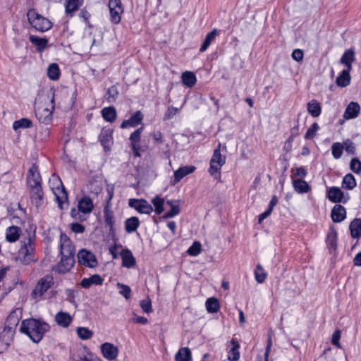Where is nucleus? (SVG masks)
<instances>
[{
	"instance_id": "31",
	"label": "nucleus",
	"mask_w": 361,
	"mask_h": 361,
	"mask_svg": "<svg viewBox=\"0 0 361 361\" xmlns=\"http://www.w3.org/2000/svg\"><path fill=\"white\" fill-rule=\"evenodd\" d=\"M219 30L216 29H214L212 31L209 32L201 45L200 48V52L205 51L208 47L210 46V44L212 43V42L215 39L216 37L219 35Z\"/></svg>"
},
{
	"instance_id": "17",
	"label": "nucleus",
	"mask_w": 361,
	"mask_h": 361,
	"mask_svg": "<svg viewBox=\"0 0 361 361\" xmlns=\"http://www.w3.org/2000/svg\"><path fill=\"white\" fill-rule=\"evenodd\" d=\"M78 208L80 212L84 214H90L94 208L92 199L87 196L82 197L78 200Z\"/></svg>"
},
{
	"instance_id": "9",
	"label": "nucleus",
	"mask_w": 361,
	"mask_h": 361,
	"mask_svg": "<svg viewBox=\"0 0 361 361\" xmlns=\"http://www.w3.org/2000/svg\"><path fill=\"white\" fill-rule=\"evenodd\" d=\"M108 7L110 13V20L114 24H118L121 20V15L123 13L121 1L109 0Z\"/></svg>"
},
{
	"instance_id": "57",
	"label": "nucleus",
	"mask_w": 361,
	"mask_h": 361,
	"mask_svg": "<svg viewBox=\"0 0 361 361\" xmlns=\"http://www.w3.org/2000/svg\"><path fill=\"white\" fill-rule=\"evenodd\" d=\"M117 286L120 288L119 293L121 294L126 299H128L130 297L131 290L128 286L123 285L121 283H118Z\"/></svg>"
},
{
	"instance_id": "2",
	"label": "nucleus",
	"mask_w": 361,
	"mask_h": 361,
	"mask_svg": "<svg viewBox=\"0 0 361 361\" xmlns=\"http://www.w3.org/2000/svg\"><path fill=\"white\" fill-rule=\"evenodd\" d=\"M8 326L0 329V353L6 351L13 341L16 326L18 323V318L16 312H12L7 319Z\"/></svg>"
},
{
	"instance_id": "24",
	"label": "nucleus",
	"mask_w": 361,
	"mask_h": 361,
	"mask_svg": "<svg viewBox=\"0 0 361 361\" xmlns=\"http://www.w3.org/2000/svg\"><path fill=\"white\" fill-rule=\"evenodd\" d=\"M21 229L16 226H10L6 231V239L10 243L17 241L20 235Z\"/></svg>"
},
{
	"instance_id": "38",
	"label": "nucleus",
	"mask_w": 361,
	"mask_h": 361,
	"mask_svg": "<svg viewBox=\"0 0 361 361\" xmlns=\"http://www.w3.org/2000/svg\"><path fill=\"white\" fill-rule=\"evenodd\" d=\"M175 359L176 361H191L190 350L187 347L181 348L176 354Z\"/></svg>"
},
{
	"instance_id": "46",
	"label": "nucleus",
	"mask_w": 361,
	"mask_h": 361,
	"mask_svg": "<svg viewBox=\"0 0 361 361\" xmlns=\"http://www.w3.org/2000/svg\"><path fill=\"white\" fill-rule=\"evenodd\" d=\"M326 243L334 250L337 247V232L334 228L331 227L326 238Z\"/></svg>"
},
{
	"instance_id": "50",
	"label": "nucleus",
	"mask_w": 361,
	"mask_h": 361,
	"mask_svg": "<svg viewBox=\"0 0 361 361\" xmlns=\"http://www.w3.org/2000/svg\"><path fill=\"white\" fill-rule=\"evenodd\" d=\"M355 60V51L353 49L346 50L341 58L343 64L353 63Z\"/></svg>"
},
{
	"instance_id": "8",
	"label": "nucleus",
	"mask_w": 361,
	"mask_h": 361,
	"mask_svg": "<svg viewBox=\"0 0 361 361\" xmlns=\"http://www.w3.org/2000/svg\"><path fill=\"white\" fill-rule=\"evenodd\" d=\"M55 109L54 97L52 96L49 104L44 108H37L35 110L36 116L41 123L49 124L53 117V112Z\"/></svg>"
},
{
	"instance_id": "61",
	"label": "nucleus",
	"mask_w": 361,
	"mask_h": 361,
	"mask_svg": "<svg viewBox=\"0 0 361 361\" xmlns=\"http://www.w3.org/2000/svg\"><path fill=\"white\" fill-rule=\"evenodd\" d=\"M341 338V331L339 330L335 331L332 334L331 343L333 345L338 348H341L339 340Z\"/></svg>"
},
{
	"instance_id": "54",
	"label": "nucleus",
	"mask_w": 361,
	"mask_h": 361,
	"mask_svg": "<svg viewBox=\"0 0 361 361\" xmlns=\"http://www.w3.org/2000/svg\"><path fill=\"white\" fill-rule=\"evenodd\" d=\"M106 192H107V195L106 197V200H105L106 203H105L104 208L109 209L111 207V200L113 199L114 195V187L111 185H108L106 188Z\"/></svg>"
},
{
	"instance_id": "63",
	"label": "nucleus",
	"mask_w": 361,
	"mask_h": 361,
	"mask_svg": "<svg viewBox=\"0 0 361 361\" xmlns=\"http://www.w3.org/2000/svg\"><path fill=\"white\" fill-rule=\"evenodd\" d=\"M79 17L86 23L90 24V18L91 17V14L86 10L82 9L79 13Z\"/></svg>"
},
{
	"instance_id": "36",
	"label": "nucleus",
	"mask_w": 361,
	"mask_h": 361,
	"mask_svg": "<svg viewBox=\"0 0 361 361\" xmlns=\"http://www.w3.org/2000/svg\"><path fill=\"white\" fill-rule=\"evenodd\" d=\"M307 111L313 117H317L321 114L322 108L319 103L316 99H312L307 104Z\"/></svg>"
},
{
	"instance_id": "52",
	"label": "nucleus",
	"mask_w": 361,
	"mask_h": 361,
	"mask_svg": "<svg viewBox=\"0 0 361 361\" xmlns=\"http://www.w3.org/2000/svg\"><path fill=\"white\" fill-rule=\"evenodd\" d=\"M344 146L340 142H335L332 145V155L335 159H339L343 153Z\"/></svg>"
},
{
	"instance_id": "53",
	"label": "nucleus",
	"mask_w": 361,
	"mask_h": 361,
	"mask_svg": "<svg viewBox=\"0 0 361 361\" xmlns=\"http://www.w3.org/2000/svg\"><path fill=\"white\" fill-rule=\"evenodd\" d=\"M202 250V245L198 241H195L188 248L187 252L190 256H197Z\"/></svg>"
},
{
	"instance_id": "10",
	"label": "nucleus",
	"mask_w": 361,
	"mask_h": 361,
	"mask_svg": "<svg viewBox=\"0 0 361 361\" xmlns=\"http://www.w3.org/2000/svg\"><path fill=\"white\" fill-rule=\"evenodd\" d=\"M128 205L140 214H149L153 211L151 204L145 199H130Z\"/></svg>"
},
{
	"instance_id": "49",
	"label": "nucleus",
	"mask_w": 361,
	"mask_h": 361,
	"mask_svg": "<svg viewBox=\"0 0 361 361\" xmlns=\"http://www.w3.org/2000/svg\"><path fill=\"white\" fill-rule=\"evenodd\" d=\"M255 276L256 281L259 283H263L267 279V274L260 264H257L256 267Z\"/></svg>"
},
{
	"instance_id": "59",
	"label": "nucleus",
	"mask_w": 361,
	"mask_h": 361,
	"mask_svg": "<svg viewBox=\"0 0 361 361\" xmlns=\"http://www.w3.org/2000/svg\"><path fill=\"white\" fill-rule=\"evenodd\" d=\"M142 310L146 313L152 312V302L149 298H146L140 302Z\"/></svg>"
},
{
	"instance_id": "18",
	"label": "nucleus",
	"mask_w": 361,
	"mask_h": 361,
	"mask_svg": "<svg viewBox=\"0 0 361 361\" xmlns=\"http://www.w3.org/2000/svg\"><path fill=\"white\" fill-rule=\"evenodd\" d=\"M360 111V106L358 103L351 102L347 106L343 114V117L347 120L355 118L359 115Z\"/></svg>"
},
{
	"instance_id": "34",
	"label": "nucleus",
	"mask_w": 361,
	"mask_h": 361,
	"mask_svg": "<svg viewBox=\"0 0 361 361\" xmlns=\"http://www.w3.org/2000/svg\"><path fill=\"white\" fill-rule=\"evenodd\" d=\"M293 185L295 190L298 193H306L310 190L308 183L302 179H294Z\"/></svg>"
},
{
	"instance_id": "40",
	"label": "nucleus",
	"mask_w": 361,
	"mask_h": 361,
	"mask_svg": "<svg viewBox=\"0 0 361 361\" xmlns=\"http://www.w3.org/2000/svg\"><path fill=\"white\" fill-rule=\"evenodd\" d=\"M207 310L209 313L217 312L220 309V305L218 299L216 298H209L205 302Z\"/></svg>"
},
{
	"instance_id": "14",
	"label": "nucleus",
	"mask_w": 361,
	"mask_h": 361,
	"mask_svg": "<svg viewBox=\"0 0 361 361\" xmlns=\"http://www.w3.org/2000/svg\"><path fill=\"white\" fill-rule=\"evenodd\" d=\"M61 255L63 257H74L75 247L71 240L66 235H61Z\"/></svg>"
},
{
	"instance_id": "33",
	"label": "nucleus",
	"mask_w": 361,
	"mask_h": 361,
	"mask_svg": "<svg viewBox=\"0 0 361 361\" xmlns=\"http://www.w3.org/2000/svg\"><path fill=\"white\" fill-rule=\"evenodd\" d=\"M139 226L140 221L136 216H132L125 221V230L128 233L135 232Z\"/></svg>"
},
{
	"instance_id": "58",
	"label": "nucleus",
	"mask_w": 361,
	"mask_h": 361,
	"mask_svg": "<svg viewBox=\"0 0 361 361\" xmlns=\"http://www.w3.org/2000/svg\"><path fill=\"white\" fill-rule=\"evenodd\" d=\"M107 100L109 102H114L118 94L117 88L115 86H111L107 91Z\"/></svg>"
},
{
	"instance_id": "28",
	"label": "nucleus",
	"mask_w": 361,
	"mask_h": 361,
	"mask_svg": "<svg viewBox=\"0 0 361 361\" xmlns=\"http://www.w3.org/2000/svg\"><path fill=\"white\" fill-rule=\"evenodd\" d=\"M103 281L104 279L100 276L95 274L89 278H84L80 282V286L82 288H87L92 284L102 285Z\"/></svg>"
},
{
	"instance_id": "15",
	"label": "nucleus",
	"mask_w": 361,
	"mask_h": 361,
	"mask_svg": "<svg viewBox=\"0 0 361 361\" xmlns=\"http://www.w3.org/2000/svg\"><path fill=\"white\" fill-rule=\"evenodd\" d=\"M26 180L27 186L42 185V178L36 164L29 169Z\"/></svg>"
},
{
	"instance_id": "16",
	"label": "nucleus",
	"mask_w": 361,
	"mask_h": 361,
	"mask_svg": "<svg viewBox=\"0 0 361 361\" xmlns=\"http://www.w3.org/2000/svg\"><path fill=\"white\" fill-rule=\"evenodd\" d=\"M143 130V127H140L135 130L133 133L130 135V140L131 142V147L133 148L135 156L140 157V141L141 138V133Z\"/></svg>"
},
{
	"instance_id": "44",
	"label": "nucleus",
	"mask_w": 361,
	"mask_h": 361,
	"mask_svg": "<svg viewBox=\"0 0 361 361\" xmlns=\"http://www.w3.org/2000/svg\"><path fill=\"white\" fill-rule=\"evenodd\" d=\"M166 204L171 207V210L166 212L164 217L166 219L172 218L178 214H179L180 210L178 204H176L173 200H168L166 202Z\"/></svg>"
},
{
	"instance_id": "13",
	"label": "nucleus",
	"mask_w": 361,
	"mask_h": 361,
	"mask_svg": "<svg viewBox=\"0 0 361 361\" xmlns=\"http://www.w3.org/2000/svg\"><path fill=\"white\" fill-rule=\"evenodd\" d=\"M101 352L103 357L107 360L112 361L118 355V348L113 343L106 342L101 345Z\"/></svg>"
},
{
	"instance_id": "35",
	"label": "nucleus",
	"mask_w": 361,
	"mask_h": 361,
	"mask_svg": "<svg viewBox=\"0 0 361 361\" xmlns=\"http://www.w3.org/2000/svg\"><path fill=\"white\" fill-rule=\"evenodd\" d=\"M350 235L353 238H357L361 235V219H355L349 226Z\"/></svg>"
},
{
	"instance_id": "3",
	"label": "nucleus",
	"mask_w": 361,
	"mask_h": 361,
	"mask_svg": "<svg viewBox=\"0 0 361 361\" xmlns=\"http://www.w3.org/2000/svg\"><path fill=\"white\" fill-rule=\"evenodd\" d=\"M49 185L56 197L59 207L61 209L67 208L68 205V195L60 178L53 174L49 179Z\"/></svg>"
},
{
	"instance_id": "64",
	"label": "nucleus",
	"mask_w": 361,
	"mask_h": 361,
	"mask_svg": "<svg viewBox=\"0 0 361 361\" xmlns=\"http://www.w3.org/2000/svg\"><path fill=\"white\" fill-rule=\"evenodd\" d=\"M178 112V109L171 106L168 108L167 111L164 115V119H171Z\"/></svg>"
},
{
	"instance_id": "41",
	"label": "nucleus",
	"mask_w": 361,
	"mask_h": 361,
	"mask_svg": "<svg viewBox=\"0 0 361 361\" xmlns=\"http://www.w3.org/2000/svg\"><path fill=\"white\" fill-rule=\"evenodd\" d=\"M104 218L106 225L109 227V231H113L114 225V212L111 208H104Z\"/></svg>"
},
{
	"instance_id": "6",
	"label": "nucleus",
	"mask_w": 361,
	"mask_h": 361,
	"mask_svg": "<svg viewBox=\"0 0 361 361\" xmlns=\"http://www.w3.org/2000/svg\"><path fill=\"white\" fill-rule=\"evenodd\" d=\"M221 144L218 145V147L214 149L212 157L210 160V166L209 169V173L214 178H219L220 171L221 166L226 162V157L221 154L220 152Z\"/></svg>"
},
{
	"instance_id": "5",
	"label": "nucleus",
	"mask_w": 361,
	"mask_h": 361,
	"mask_svg": "<svg viewBox=\"0 0 361 361\" xmlns=\"http://www.w3.org/2000/svg\"><path fill=\"white\" fill-rule=\"evenodd\" d=\"M54 278L51 275H46L40 279L31 293V298L36 302L42 299L44 294L54 285Z\"/></svg>"
},
{
	"instance_id": "48",
	"label": "nucleus",
	"mask_w": 361,
	"mask_h": 361,
	"mask_svg": "<svg viewBox=\"0 0 361 361\" xmlns=\"http://www.w3.org/2000/svg\"><path fill=\"white\" fill-rule=\"evenodd\" d=\"M32 126V121L28 118H20V120L14 121L13 128L17 130L20 128H27Z\"/></svg>"
},
{
	"instance_id": "20",
	"label": "nucleus",
	"mask_w": 361,
	"mask_h": 361,
	"mask_svg": "<svg viewBox=\"0 0 361 361\" xmlns=\"http://www.w3.org/2000/svg\"><path fill=\"white\" fill-rule=\"evenodd\" d=\"M331 216L334 222H341L346 216L345 209L340 204H336L333 207Z\"/></svg>"
},
{
	"instance_id": "22",
	"label": "nucleus",
	"mask_w": 361,
	"mask_h": 361,
	"mask_svg": "<svg viewBox=\"0 0 361 361\" xmlns=\"http://www.w3.org/2000/svg\"><path fill=\"white\" fill-rule=\"evenodd\" d=\"M327 196L329 200L333 202H345V200H343L344 197L343 192L339 188H330L328 190Z\"/></svg>"
},
{
	"instance_id": "23",
	"label": "nucleus",
	"mask_w": 361,
	"mask_h": 361,
	"mask_svg": "<svg viewBox=\"0 0 361 361\" xmlns=\"http://www.w3.org/2000/svg\"><path fill=\"white\" fill-rule=\"evenodd\" d=\"M195 170L194 166H185L174 172L173 185L178 183L183 177L192 173Z\"/></svg>"
},
{
	"instance_id": "26",
	"label": "nucleus",
	"mask_w": 361,
	"mask_h": 361,
	"mask_svg": "<svg viewBox=\"0 0 361 361\" xmlns=\"http://www.w3.org/2000/svg\"><path fill=\"white\" fill-rule=\"evenodd\" d=\"M231 343L232 347L228 352V360L229 361H238L240 358V345L238 342L233 338L231 340Z\"/></svg>"
},
{
	"instance_id": "60",
	"label": "nucleus",
	"mask_w": 361,
	"mask_h": 361,
	"mask_svg": "<svg viewBox=\"0 0 361 361\" xmlns=\"http://www.w3.org/2000/svg\"><path fill=\"white\" fill-rule=\"evenodd\" d=\"M344 146V149H345L346 152L350 154H353L355 152V146L354 143L351 140H346L343 144Z\"/></svg>"
},
{
	"instance_id": "39",
	"label": "nucleus",
	"mask_w": 361,
	"mask_h": 361,
	"mask_svg": "<svg viewBox=\"0 0 361 361\" xmlns=\"http://www.w3.org/2000/svg\"><path fill=\"white\" fill-rule=\"evenodd\" d=\"M103 118L110 123L114 122L116 118V111L114 107H105L102 110Z\"/></svg>"
},
{
	"instance_id": "7",
	"label": "nucleus",
	"mask_w": 361,
	"mask_h": 361,
	"mask_svg": "<svg viewBox=\"0 0 361 361\" xmlns=\"http://www.w3.org/2000/svg\"><path fill=\"white\" fill-rule=\"evenodd\" d=\"M35 251V235H30L27 241L22 246L19 250V257L25 264H28L34 261V254Z\"/></svg>"
},
{
	"instance_id": "62",
	"label": "nucleus",
	"mask_w": 361,
	"mask_h": 361,
	"mask_svg": "<svg viewBox=\"0 0 361 361\" xmlns=\"http://www.w3.org/2000/svg\"><path fill=\"white\" fill-rule=\"evenodd\" d=\"M291 56L295 61L298 62L301 61L303 59V51L299 49H295L292 52Z\"/></svg>"
},
{
	"instance_id": "27",
	"label": "nucleus",
	"mask_w": 361,
	"mask_h": 361,
	"mask_svg": "<svg viewBox=\"0 0 361 361\" xmlns=\"http://www.w3.org/2000/svg\"><path fill=\"white\" fill-rule=\"evenodd\" d=\"M122 265L127 268H131L135 264V259L129 250H124L121 252Z\"/></svg>"
},
{
	"instance_id": "4",
	"label": "nucleus",
	"mask_w": 361,
	"mask_h": 361,
	"mask_svg": "<svg viewBox=\"0 0 361 361\" xmlns=\"http://www.w3.org/2000/svg\"><path fill=\"white\" fill-rule=\"evenodd\" d=\"M29 23L37 31L44 32L52 27V23L47 18L38 13L35 9H30L27 13Z\"/></svg>"
},
{
	"instance_id": "37",
	"label": "nucleus",
	"mask_w": 361,
	"mask_h": 361,
	"mask_svg": "<svg viewBox=\"0 0 361 361\" xmlns=\"http://www.w3.org/2000/svg\"><path fill=\"white\" fill-rule=\"evenodd\" d=\"M112 140V130H102L99 135V140L102 145L106 149L109 147Z\"/></svg>"
},
{
	"instance_id": "45",
	"label": "nucleus",
	"mask_w": 361,
	"mask_h": 361,
	"mask_svg": "<svg viewBox=\"0 0 361 361\" xmlns=\"http://www.w3.org/2000/svg\"><path fill=\"white\" fill-rule=\"evenodd\" d=\"M336 82L339 87H346L350 82V75L348 73V71H342L341 74L337 77Z\"/></svg>"
},
{
	"instance_id": "29",
	"label": "nucleus",
	"mask_w": 361,
	"mask_h": 361,
	"mask_svg": "<svg viewBox=\"0 0 361 361\" xmlns=\"http://www.w3.org/2000/svg\"><path fill=\"white\" fill-rule=\"evenodd\" d=\"M82 4L83 0H66V13L73 16V13L77 11Z\"/></svg>"
},
{
	"instance_id": "51",
	"label": "nucleus",
	"mask_w": 361,
	"mask_h": 361,
	"mask_svg": "<svg viewBox=\"0 0 361 361\" xmlns=\"http://www.w3.org/2000/svg\"><path fill=\"white\" fill-rule=\"evenodd\" d=\"M76 331L78 337L82 340L90 339L93 336V332L85 327H78Z\"/></svg>"
},
{
	"instance_id": "12",
	"label": "nucleus",
	"mask_w": 361,
	"mask_h": 361,
	"mask_svg": "<svg viewBox=\"0 0 361 361\" xmlns=\"http://www.w3.org/2000/svg\"><path fill=\"white\" fill-rule=\"evenodd\" d=\"M32 204L36 207L42 206L44 198V192L42 185L27 186Z\"/></svg>"
},
{
	"instance_id": "25",
	"label": "nucleus",
	"mask_w": 361,
	"mask_h": 361,
	"mask_svg": "<svg viewBox=\"0 0 361 361\" xmlns=\"http://www.w3.org/2000/svg\"><path fill=\"white\" fill-rule=\"evenodd\" d=\"M75 263L74 257H63L61 256V262L58 266L59 272H66L69 271Z\"/></svg>"
},
{
	"instance_id": "1",
	"label": "nucleus",
	"mask_w": 361,
	"mask_h": 361,
	"mask_svg": "<svg viewBox=\"0 0 361 361\" xmlns=\"http://www.w3.org/2000/svg\"><path fill=\"white\" fill-rule=\"evenodd\" d=\"M49 329V326L46 322L35 319L23 320L20 325V331L35 343L39 342Z\"/></svg>"
},
{
	"instance_id": "43",
	"label": "nucleus",
	"mask_w": 361,
	"mask_h": 361,
	"mask_svg": "<svg viewBox=\"0 0 361 361\" xmlns=\"http://www.w3.org/2000/svg\"><path fill=\"white\" fill-rule=\"evenodd\" d=\"M47 75L50 80H56L60 76V69L57 63L50 64L47 68Z\"/></svg>"
},
{
	"instance_id": "11",
	"label": "nucleus",
	"mask_w": 361,
	"mask_h": 361,
	"mask_svg": "<svg viewBox=\"0 0 361 361\" xmlns=\"http://www.w3.org/2000/svg\"><path fill=\"white\" fill-rule=\"evenodd\" d=\"M78 259L80 264L85 267L93 268L97 265V261L94 255L85 249L79 251Z\"/></svg>"
},
{
	"instance_id": "30",
	"label": "nucleus",
	"mask_w": 361,
	"mask_h": 361,
	"mask_svg": "<svg viewBox=\"0 0 361 361\" xmlns=\"http://www.w3.org/2000/svg\"><path fill=\"white\" fill-rule=\"evenodd\" d=\"M181 79L183 84L188 87H192L197 82L196 75L192 71H187L183 72L181 75Z\"/></svg>"
},
{
	"instance_id": "21",
	"label": "nucleus",
	"mask_w": 361,
	"mask_h": 361,
	"mask_svg": "<svg viewBox=\"0 0 361 361\" xmlns=\"http://www.w3.org/2000/svg\"><path fill=\"white\" fill-rule=\"evenodd\" d=\"M29 40L36 47V50L38 52L43 51L48 45V39L45 37H39L37 35H30Z\"/></svg>"
},
{
	"instance_id": "47",
	"label": "nucleus",
	"mask_w": 361,
	"mask_h": 361,
	"mask_svg": "<svg viewBox=\"0 0 361 361\" xmlns=\"http://www.w3.org/2000/svg\"><path fill=\"white\" fill-rule=\"evenodd\" d=\"M152 202L154 207L156 214L158 215L161 214L164 212V199L159 196H156L152 200Z\"/></svg>"
},
{
	"instance_id": "32",
	"label": "nucleus",
	"mask_w": 361,
	"mask_h": 361,
	"mask_svg": "<svg viewBox=\"0 0 361 361\" xmlns=\"http://www.w3.org/2000/svg\"><path fill=\"white\" fill-rule=\"evenodd\" d=\"M56 322L59 326L68 327L72 322L71 315L64 312H59L55 317Z\"/></svg>"
},
{
	"instance_id": "19",
	"label": "nucleus",
	"mask_w": 361,
	"mask_h": 361,
	"mask_svg": "<svg viewBox=\"0 0 361 361\" xmlns=\"http://www.w3.org/2000/svg\"><path fill=\"white\" fill-rule=\"evenodd\" d=\"M142 114L140 111H137L129 119L123 121L121 125V128H126L129 126L135 127L142 122Z\"/></svg>"
},
{
	"instance_id": "56",
	"label": "nucleus",
	"mask_w": 361,
	"mask_h": 361,
	"mask_svg": "<svg viewBox=\"0 0 361 361\" xmlns=\"http://www.w3.org/2000/svg\"><path fill=\"white\" fill-rule=\"evenodd\" d=\"M319 127L317 123H314L307 130L305 138V139H312L316 135L317 131L319 130Z\"/></svg>"
},
{
	"instance_id": "42",
	"label": "nucleus",
	"mask_w": 361,
	"mask_h": 361,
	"mask_svg": "<svg viewBox=\"0 0 361 361\" xmlns=\"http://www.w3.org/2000/svg\"><path fill=\"white\" fill-rule=\"evenodd\" d=\"M357 185L354 176L351 173L346 174L342 181V188L346 190H353Z\"/></svg>"
},
{
	"instance_id": "55",
	"label": "nucleus",
	"mask_w": 361,
	"mask_h": 361,
	"mask_svg": "<svg viewBox=\"0 0 361 361\" xmlns=\"http://www.w3.org/2000/svg\"><path fill=\"white\" fill-rule=\"evenodd\" d=\"M350 169L355 173H361V161L357 158H353L350 163Z\"/></svg>"
}]
</instances>
